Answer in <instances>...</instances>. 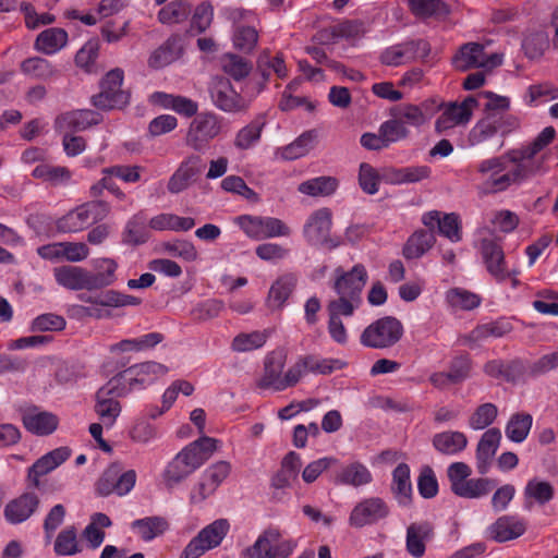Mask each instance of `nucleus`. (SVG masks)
Returning a JSON list of instances; mask_svg holds the SVG:
<instances>
[{
  "label": "nucleus",
  "mask_w": 558,
  "mask_h": 558,
  "mask_svg": "<svg viewBox=\"0 0 558 558\" xmlns=\"http://www.w3.org/2000/svg\"><path fill=\"white\" fill-rule=\"evenodd\" d=\"M338 181L332 177H316L308 179L298 186V191L304 195L317 197L329 196L336 192Z\"/></svg>",
  "instance_id": "nucleus-48"
},
{
  "label": "nucleus",
  "mask_w": 558,
  "mask_h": 558,
  "mask_svg": "<svg viewBox=\"0 0 558 558\" xmlns=\"http://www.w3.org/2000/svg\"><path fill=\"white\" fill-rule=\"evenodd\" d=\"M169 527L168 521L159 515L136 519L131 523V530L144 542H150L162 535Z\"/></svg>",
  "instance_id": "nucleus-42"
},
{
  "label": "nucleus",
  "mask_w": 558,
  "mask_h": 558,
  "mask_svg": "<svg viewBox=\"0 0 558 558\" xmlns=\"http://www.w3.org/2000/svg\"><path fill=\"white\" fill-rule=\"evenodd\" d=\"M512 149L499 156L482 159L475 169L480 180L478 191L483 195H493L506 192L513 185H521L533 175L526 165L512 156Z\"/></svg>",
  "instance_id": "nucleus-1"
},
{
  "label": "nucleus",
  "mask_w": 558,
  "mask_h": 558,
  "mask_svg": "<svg viewBox=\"0 0 558 558\" xmlns=\"http://www.w3.org/2000/svg\"><path fill=\"white\" fill-rule=\"evenodd\" d=\"M32 175L52 185H60L71 179V171L66 167L40 163L34 168Z\"/></svg>",
  "instance_id": "nucleus-60"
},
{
  "label": "nucleus",
  "mask_w": 558,
  "mask_h": 558,
  "mask_svg": "<svg viewBox=\"0 0 558 558\" xmlns=\"http://www.w3.org/2000/svg\"><path fill=\"white\" fill-rule=\"evenodd\" d=\"M430 46L424 39L407 40L386 48L380 54V62L388 66H399L429 54Z\"/></svg>",
  "instance_id": "nucleus-13"
},
{
  "label": "nucleus",
  "mask_w": 558,
  "mask_h": 558,
  "mask_svg": "<svg viewBox=\"0 0 558 558\" xmlns=\"http://www.w3.org/2000/svg\"><path fill=\"white\" fill-rule=\"evenodd\" d=\"M230 530V524L227 519H217L210 524L206 525L197 533L202 544L207 546L210 550L218 547Z\"/></svg>",
  "instance_id": "nucleus-49"
},
{
  "label": "nucleus",
  "mask_w": 558,
  "mask_h": 558,
  "mask_svg": "<svg viewBox=\"0 0 558 558\" xmlns=\"http://www.w3.org/2000/svg\"><path fill=\"white\" fill-rule=\"evenodd\" d=\"M432 445L441 454L457 456L466 448L468 437L459 430H446L435 434Z\"/></svg>",
  "instance_id": "nucleus-35"
},
{
  "label": "nucleus",
  "mask_w": 558,
  "mask_h": 558,
  "mask_svg": "<svg viewBox=\"0 0 558 558\" xmlns=\"http://www.w3.org/2000/svg\"><path fill=\"white\" fill-rule=\"evenodd\" d=\"M68 43V33L63 28L51 27L43 31L36 38L35 47L45 54H54Z\"/></svg>",
  "instance_id": "nucleus-44"
},
{
  "label": "nucleus",
  "mask_w": 558,
  "mask_h": 558,
  "mask_svg": "<svg viewBox=\"0 0 558 558\" xmlns=\"http://www.w3.org/2000/svg\"><path fill=\"white\" fill-rule=\"evenodd\" d=\"M501 441L499 428H488L480 438L476 447L475 459L478 474L485 475L489 472L493 459Z\"/></svg>",
  "instance_id": "nucleus-25"
},
{
  "label": "nucleus",
  "mask_w": 558,
  "mask_h": 558,
  "mask_svg": "<svg viewBox=\"0 0 558 558\" xmlns=\"http://www.w3.org/2000/svg\"><path fill=\"white\" fill-rule=\"evenodd\" d=\"M332 225V215L329 208L315 210L306 220L303 234L311 245H324L329 243V234Z\"/></svg>",
  "instance_id": "nucleus-22"
},
{
  "label": "nucleus",
  "mask_w": 558,
  "mask_h": 558,
  "mask_svg": "<svg viewBox=\"0 0 558 558\" xmlns=\"http://www.w3.org/2000/svg\"><path fill=\"white\" fill-rule=\"evenodd\" d=\"M411 12L417 17H441L449 13L442 0H409Z\"/></svg>",
  "instance_id": "nucleus-58"
},
{
  "label": "nucleus",
  "mask_w": 558,
  "mask_h": 558,
  "mask_svg": "<svg viewBox=\"0 0 558 558\" xmlns=\"http://www.w3.org/2000/svg\"><path fill=\"white\" fill-rule=\"evenodd\" d=\"M222 71L234 81H242L252 71V63L244 57L235 53H226L220 59Z\"/></svg>",
  "instance_id": "nucleus-51"
},
{
  "label": "nucleus",
  "mask_w": 558,
  "mask_h": 558,
  "mask_svg": "<svg viewBox=\"0 0 558 558\" xmlns=\"http://www.w3.org/2000/svg\"><path fill=\"white\" fill-rule=\"evenodd\" d=\"M269 333L267 330H255L252 332H240L236 335L231 344L230 349L236 353L250 352L253 350L260 349L266 343Z\"/></svg>",
  "instance_id": "nucleus-50"
},
{
  "label": "nucleus",
  "mask_w": 558,
  "mask_h": 558,
  "mask_svg": "<svg viewBox=\"0 0 558 558\" xmlns=\"http://www.w3.org/2000/svg\"><path fill=\"white\" fill-rule=\"evenodd\" d=\"M368 275L362 264L354 265L345 271L341 267L335 270L333 290L337 295L361 299L362 291L367 282Z\"/></svg>",
  "instance_id": "nucleus-16"
},
{
  "label": "nucleus",
  "mask_w": 558,
  "mask_h": 558,
  "mask_svg": "<svg viewBox=\"0 0 558 558\" xmlns=\"http://www.w3.org/2000/svg\"><path fill=\"white\" fill-rule=\"evenodd\" d=\"M83 302L92 306H80V311L89 317L97 319L109 317L110 313L102 307H125L141 304V299L134 295L124 294L116 290H107L96 295L81 294Z\"/></svg>",
  "instance_id": "nucleus-10"
},
{
  "label": "nucleus",
  "mask_w": 558,
  "mask_h": 558,
  "mask_svg": "<svg viewBox=\"0 0 558 558\" xmlns=\"http://www.w3.org/2000/svg\"><path fill=\"white\" fill-rule=\"evenodd\" d=\"M446 301L453 308L472 311L481 305L482 298L463 288H452L447 291Z\"/></svg>",
  "instance_id": "nucleus-56"
},
{
  "label": "nucleus",
  "mask_w": 558,
  "mask_h": 558,
  "mask_svg": "<svg viewBox=\"0 0 558 558\" xmlns=\"http://www.w3.org/2000/svg\"><path fill=\"white\" fill-rule=\"evenodd\" d=\"M478 105L477 97L473 95L465 97L461 102H444L441 114L435 121V132L442 135L458 125L468 124Z\"/></svg>",
  "instance_id": "nucleus-11"
},
{
  "label": "nucleus",
  "mask_w": 558,
  "mask_h": 558,
  "mask_svg": "<svg viewBox=\"0 0 558 558\" xmlns=\"http://www.w3.org/2000/svg\"><path fill=\"white\" fill-rule=\"evenodd\" d=\"M276 74L278 78H284L288 75V70L281 53L271 56L268 51L262 52L256 61V75L260 76L258 82L257 93H260L271 74Z\"/></svg>",
  "instance_id": "nucleus-31"
},
{
  "label": "nucleus",
  "mask_w": 558,
  "mask_h": 558,
  "mask_svg": "<svg viewBox=\"0 0 558 558\" xmlns=\"http://www.w3.org/2000/svg\"><path fill=\"white\" fill-rule=\"evenodd\" d=\"M71 457L68 447L56 448L37 459L27 470V481L31 486L39 488L40 477L49 474Z\"/></svg>",
  "instance_id": "nucleus-20"
},
{
  "label": "nucleus",
  "mask_w": 558,
  "mask_h": 558,
  "mask_svg": "<svg viewBox=\"0 0 558 558\" xmlns=\"http://www.w3.org/2000/svg\"><path fill=\"white\" fill-rule=\"evenodd\" d=\"M234 223L252 240L289 236L290 228L279 218L269 216L241 215Z\"/></svg>",
  "instance_id": "nucleus-8"
},
{
  "label": "nucleus",
  "mask_w": 558,
  "mask_h": 558,
  "mask_svg": "<svg viewBox=\"0 0 558 558\" xmlns=\"http://www.w3.org/2000/svg\"><path fill=\"white\" fill-rule=\"evenodd\" d=\"M296 546L294 539H283L277 527H269L242 555L244 558H289Z\"/></svg>",
  "instance_id": "nucleus-5"
},
{
  "label": "nucleus",
  "mask_w": 558,
  "mask_h": 558,
  "mask_svg": "<svg viewBox=\"0 0 558 558\" xmlns=\"http://www.w3.org/2000/svg\"><path fill=\"white\" fill-rule=\"evenodd\" d=\"M39 507V497L35 493H24L9 501L4 507V518L11 524H20L29 519Z\"/></svg>",
  "instance_id": "nucleus-27"
},
{
  "label": "nucleus",
  "mask_w": 558,
  "mask_h": 558,
  "mask_svg": "<svg viewBox=\"0 0 558 558\" xmlns=\"http://www.w3.org/2000/svg\"><path fill=\"white\" fill-rule=\"evenodd\" d=\"M521 126L520 119L511 113L489 112L471 128L468 134L470 146H478L494 140H498L497 149L505 145V138Z\"/></svg>",
  "instance_id": "nucleus-3"
},
{
  "label": "nucleus",
  "mask_w": 558,
  "mask_h": 558,
  "mask_svg": "<svg viewBox=\"0 0 558 558\" xmlns=\"http://www.w3.org/2000/svg\"><path fill=\"white\" fill-rule=\"evenodd\" d=\"M147 217L144 211L133 215L123 231V242L130 245H141L148 241Z\"/></svg>",
  "instance_id": "nucleus-45"
},
{
  "label": "nucleus",
  "mask_w": 558,
  "mask_h": 558,
  "mask_svg": "<svg viewBox=\"0 0 558 558\" xmlns=\"http://www.w3.org/2000/svg\"><path fill=\"white\" fill-rule=\"evenodd\" d=\"M136 388L137 386L132 381V375L126 368L110 378L100 389L110 390L111 396L123 398Z\"/></svg>",
  "instance_id": "nucleus-64"
},
{
  "label": "nucleus",
  "mask_w": 558,
  "mask_h": 558,
  "mask_svg": "<svg viewBox=\"0 0 558 558\" xmlns=\"http://www.w3.org/2000/svg\"><path fill=\"white\" fill-rule=\"evenodd\" d=\"M389 513V506L383 498L369 497L355 505L350 513L349 523L354 527H364L386 519Z\"/></svg>",
  "instance_id": "nucleus-14"
},
{
  "label": "nucleus",
  "mask_w": 558,
  "mask_h": 558,
  "mask_svg": "<svg viewBox=\"0 0 558 558\" xmlns=\"http://www.w3.org/2000/svg\"><path fill=\"white\" fill-rule=\"evenodd\" d=\"M129 368L132 375V381L137 388L143 389L154 384L158 378L167 374L168 368L163 364L155 361H147L140 364H134Z\"/></svg>",
  "instance_id": "nucleus-36"
},
{
  "label": "nucleus",
  "mask_w": 558,
  "mask_h": 558,
  "mask_svg": "<svg viewBox=\"0 0 558 558\" xmlns=\"http://www.w3.org/2000/svg\"><path fill=\"white\" fill-rule=\"evenodd\" d=\"M504 62V54L485 52V48L478 43H468L461 46L453 57V65L460 71L483 68L493 70L500 66Z\"/></svg>",
  "instance_id": "nucleus-12"
},
{
  "label": "nucleus",
  "mask_w": 558,
  "mask_h": 558,
  "mask_svg": "<svg viewBox=\"0 0 558 558\" xmlns=\"http://www.w3.org/2000/svg\"><path fill=\"white\" fill-rule=\"evenodd\" d=\"M117 268L118 264L111 258H99L94 260V270H88L92 290L102 289L114 283L117 280Z\"/></svg>",
  "instance_id": "nucleus-39"
},
{
  "label": "nucleus",
  "mask_w": 558,
  "mask_h": 558,
  "mask_svg": "<svg viewBox=\"0 0 558 558\" xmlns=\"http://www.w3.org/2000/svg\"><path fill=\"white\" fill-rule=\"evenodd\" d=\"M403 325L392 316H385L368 325L360 341L372 349H387L395 345L403 336Z\"/></svg>",
  "instance_id": "nucleus-7"
},
{
  "label": "nucleus",
  "mask_w": 558,
  "mask_h": 558,
  "mask_svg": "<svg viewBox=\"0 0 558 558\" xmlns=\"http://www.w3.org/2000/svg\"><path fill=\"white\" fill-rule=\"evenodd\" d=\"M61 119L73 131H84L92 125L100 123L102 117L94 110L82 109L64 113Z\"/></svg>",
  "instance_id": "nucleus-52"
},
{
  "label": "nucleus",
  "mask_w": 558,
  "mask_h": 558,
  "mask_svg": "<svg viewBox=\"0 0 558 558\" xmlns=\"http://www.w3.org/2000/svg\"><path fill=\"white\" fill-rule=\"evenodd\" d=\"M265 124L264 117L259 116L241 128L234 136V147L239 150H247L256 146L260 141Z\"/></svg>",
  "instance_id": "nucleus-43"
},
{
  "label": "nucleus",
  "mask_w": 558,
  "mask_h": 558,
  "mask_svg": "<svg viewBox=\"0 0 558 558\" xmlns=\"http://www.w3.org/2000/svg\"><path fill=\"white\" fill-rule=\"evenodd\" d=\"M53 277L57 283L69 290H92L88 270L78 267L64 265L53 269Z\"/></svg>",
  "instance_id": "nucleus-32"
},
{
  "label": "nucleus",
  "mask_w": 558,
  "mask_h": 558,
  "mask_svg": "<svg viewBox=\"0 0 558 558\" xmlns=\"http://www.w3.org/2000/svg\"><path fill=\"white\" fill-rule=\"evenodd\" d=\"M110 390L98 389L96 392L95 412L106 427H112L121 413L120 402L111 396Z\"/></svg>",
  "instance_id": "nucleus-37"
},
{
  "label": "nucleus",
  "mask_w": 558,
  "mask_h": 558,
  "mask_svg": "<svg viewBox=\"0 0 558 558\" xmlns=\"http://www.w3.org/2000/svg\"><path fill=\"white\" fill-rule=\"evenodd\" d=\"M390 117L399 119L404 125L421 128L425 124L424 116L416 105L399 104L390 109Z\"/></svg>",
  "instance_id": "nucleus-62"
},
{
  "label": "nucleus",
  "mask_w": 558,
  "mask_h": 558,
  "mask_svg": "<svg viewBox=\"0 0 558 558\" xmlns=\"http://www.w3.org/2000/svg\"><path fill=\"white\" fill-rule=\"evenodd\" d=\"M481 254L489 275L498 282H505L510 272L500 240L483 239Z\"/></svg>",
  "instance_id": "nucleus-18"
},
{
  "label": "nucleus",
  "mask_w": 558,
  "mask_h": 558,
  "mask_svg": "<svg viewBox=\"0 0 558 558\" xmlns=\"http://www.w3.org/2000/svg\"><path fill=\"white\" fill-rule=\"evenodd\" d=\"M223 122L225 118L213 111L196 114L186 131V146L199 154L206 153L210 143L222 133Z\"/></svg>",
  "instance_id": "nucleus-4"
},
{
  "label": "nucleus",
  "mask_w": 558,
  "mask_h": 558,
  "mask_svg": "<svg viewBox=\"0 0 558 558\" xmlns=\"http://www.w3.org/2000/svg\"><path fill=\"white\" fill-rule=\"evenodd\" d=\"M410 466L399 463L392 471L390 492L400 507H409L412 504L413 488L410 477Z\"/></svg>",
  "instance_id": "nucleus-29"
},
{
  "label": "nucleus",
  "mask_w": 558,
  "mask_h": 558,
  "mask_svg": "<svg viewBox=\"0 0 558 558\" xmlns=\"http://www.w3.org/2000/svg\"><path fill=\"white\" fill-rule=\"evenodd\" d=\"M150 101L156 106L173 110L178 114L186 118L198 114V104L185 96L155 92L150 96Z\"/></svg>",
  "instance_id": "nucleus-30"
},
{
  "label": "nucleus",
  "mask_w": 558,
  "mask_h": 558,
  "mask_svg": "<svg viewBox=\"0 0 558 558\" xmlns=\"http://www.w3.org/2000/svg\"><path fill=\"white\" fill-rule=\"evenodd\" d=\"M77 207L80 208L87 227L102 221L111 210L110 204L101 199L89 201Z\"/></svg>",
  "instance_id": "nucleus-63"
},
{
  "label": "nucleus",
  "mask_w": 558,
  "mask_h": 558,
  "mask_svg": "<svg viewBox=\"0 0 558 558\" xmlns=\"http://www.w3.org/2000/svg\"><path fill=\"white\" fill-rule=\"evenodd\" d=\"M295 284L296 278L291 274L279 277L270 287L269 300L277 306H282L291 295Z\"/></svg>",
  "instance_id": "nucleus-61"
},
{
  "label": "nucleus",
  "mask_w": 558,
  "mask_h": 558,
  "mask_svg": "<svg viewBox=\"0 0 558 558\" xmlns=\"http://www.w3.org/2000/svg\"><path fill=\"white\" fill-rule=\"evenodd\" d=\"M422 222L430 229H438V233L452 243L462 240L461 221L456 213L442 214L438 210H430L423 215Z\"/></svg>",
  "instance_id": "nucleus-23"
},
{
  "label": "nucleus",
  "mask_w": 558,
  "mask_h": 558,
  "mask_svg": "<svg viewBox=\"0 0 558 558\" xmlns=\"http://www.w3.org/2000/svg\"><path fill=\"white\" fill-rule=\"evenodd\" d=\"M301 357L305 365L306 374L329 375L345 366V363L339 359L319 357L315 354L302 355Z\"/></svg>",
  "instance_id": "nucleus-55"
},
{
  "label": "nucleus",
  "mask_w": 558,
  "mask_h": 558,
  "mask_svg": "<svg viewBox=\"0 0 558 558\" xmlns=\"http://www.w3.org/2000/svg\"><path fill=\"white\" fill-rule=\"evenodd\" d=\"M21 71L36 80H49L52 77L57 70L50 61L40 57H33L24 60L21 63Z\"/></svg>",
  "instance_id": "nucleus-59"
},
{
  "label": "nucleus",
  "mask_w": 558,
  "mask_h": 558,
  "mask_svg": "<svg viewBox=\"0 0 558 558\" xmlns=\"http://www.w3.org/2000/svg\"><path fill=\"white\" fill-rule=\"evenodd\" d=\"M286 364V355L282 352H271L267 354L264 362V373L257 383L262 389H272L283 391L282 371Z\"/></svg>",
  "instance_id": "nucleus-26"
},
{
  "label": "nucleus",
  "mask_w": 558,
  "mask_h": 558,
  "mask_svg": "<svg viewBox=\"0 0 558 558\" xmlns=\"http://www.w3.org/2000/svg\"><path fill=\"white\" fill-rule=\"evenodd\" d=\"M123 70L116 68L109 71L100 83V92L92 97L94 107L100 110L123 109L130 102V93L122 88Z\"/></svg>",
  "instance_id": "nucleus-6"
},
{
  "label": "nucleus",
  "mask_w": 558,
  "mask_h": 558,
  "mask_svg": "<svg viewBox=\"0 0 558 558\" xmlns=\"http://www.w3.org/2000/svg\"><path fill=\"white\" fill-rule=\"evenodd\" d=\"M53 550L57 556H74L82 551L75 526H68L57 535Z\"/></svg>",
  "instance_id": "nucleus-53"
},
{
  "label": "nucleus",
  "mask_w": 558,
  "mask_h": 558,
  "mask_svg": "<svg viewBox=\"0 0 558 558\" xmlns=\"http://www.w3.org/2000/svg\"><path fill=\"white\" fill-rule=\"evenodd\" d=\"M21 415L26 430L37 436L50 435L59 425L56 414L40 410L38 407L26 408L22 410Z\"/></svg>",
  "instance_id": "nucleus-24"
},
{
  "label": "nucleus",
  "mask_w": 558,
  "mask_h": 558,
  "mask_svg": "<svg viewBox=\"0 0 558 558\" xmlns=\"http://www.w3.org/2000/svg\"><path fill=\"white\" fill-rule=\"evenodd\" d=\"M512 324L506 318L476 326L463 337V344L473 348L476 343L487 338H501L512 330Z\"/></svg>",
  "instance_id": "nucleus-33"
},
{
  "label": "nucleus",
  "mask_w": 558,
  "mask_h": 558,
  "mask_svg": "<svg viewBox=\"0 0 558 558\" xmlns=\"http://www.w3.org/2000/svg\"><path fill=\"white\" fill-rule=\"evenodd\" d=\"M533 417L529 413H514L510 416L505 433L508 439L513 442H523L531 430Z\"/></svg>",
  "instance_id": "nucleus-47"
},
{
  "label": "nucleus",
  "mask_w": 558,
  "mask_h": 558,
  "mask_svg": "<svg viewBox=\"0 0 558 558\" xmlns=\"http://www.w3.org/2000/svg\"><path fill=\"white\" fill-rule=\"evenodd\" d=\"M489 530L495 541L504 543L523 535L526 524L517 515H502L490 525Z\"/></svg>",
  "instance_id": "nucleus-34"
},
{
  "label": "nucleus",
  "mask_w": 558,
  "mask_h": 558,
  "mask_svg": "<svg viewBox=\"0 0 558 558\" xmlns=\"http://www.w3.org/2000/svg\"><path fill=\"white\" fill-rule=\"evenodd\" d=\"M209 94L214 106L223 112L238 113L246 109L244 98L226 77L215 78Z\"/></svg>",
  "instance_id": "nucleus-15"
},
{
  "label": "nucleus",
  "mask_w": 558,
  "mask_h": 558,
  "mask_svg": "<svg viewBox=\"0 0 558 558\" xmlns=\"http://www.w3.org/2000/svg\"><path fill=\"white\" fill-rule=\"evenodd\" d=\"M205 163L199 155L192 154L184 158L168 181V191L179 194L186 190L204 169Z\"/></svg>",
  "instance_id": "nucleus-19"
},
{
  "label": "nucleus",
  "mask_w": 558,
  "mask_h": 558,
  "mask_svg": "<svg viewBox=\"0 0 558 558\" xmlns=\"http://www.w3.org/2000/svg\"><path fill=\"white\" fill-rule=\"evenodd\" d=\"M555 135V128L546 126L533 142L520 148H513L511 155L517 156L521 162L526 165L529 172L534 177L541 168V162L535 159V156L554 141Z\"/></svg>",
  "instance_id": "nucleus-21"
},
{
  "label": "nucleus",
  "mask_w": 558,
  "mask_h": 558,
  "mask_svg": "<svg viewBox=\"0 0 558 558\" xmlns=\"http://www.w3.org/2000/svg\"><path fill=\"white\" fill-rule=\"evenodd\" d=\"M137 474L134 470H124L121 462L111 463L96 483V493L101 497L117 495L123 497L135 486Z\"/></svg>",
  "instance_id": "nucleus-9"
},
{
  "label": "nucleus",
  "mask_w": 558,
  "mask_h": 558,
  "mask_svg": "<svg viewBox=\"0 0 558 558\" xmlns=\"http://www.w3.org/2000/svg\"><path fill=\"white\" fill-rule=\"evenodd\" d=\"M217 444V439L204 436L185 446L166 465L162 472L165 485L173 488L187 478L210 458Z\"/></svg>",
  "instance_id": "nucleus-2"
},
{
  "label": "nucleus",
  "mask_w": 558,
  "mask_h": 558,
  "mask_svg": "<svg viewBox=\"0 0 558 558\" xmlns=\"http://www.w3.org/2000/svg\"><path fill=\"white\" fill-rule=\"evenodd\" d=\"M191 14V5L184 0H174L161 8L158 12V21L161 24H179Z\"/></svg>",
  "instance_id": "nucleus-57"
},
{
  "label": "nucleus",
  "mask_w": 558,
  "mask_h": 558,
  "mask_svg": "<svg viewBox=\"0 0 558 558\" xmlns=\"http://www.w3.org/2000/svg\"><path fill=\"white\" fill-rule=\"evenodd\" d=\"M496 487V481L489 477H469L454 494L465 499H481Z\"/></svg>",
  "instance_id": "nucleus-46"
},
{
  "label": "nucleus",
  "mask_w": 558,
  "mask_h": 558,
  "mask_svg": "<svg viewBox=\"0 0 558 558\" xmlns=\"http://www.w3.org/2000/svg\"><path fill=\"white\" fill-rule=\"evenodd\" d=\"M373 482L372 472L366 465L359 461H354L343 465L337 473L335 483L340 485H348L360 487L368 485Z\"/></svg>",
  "instance_id": "nucleus-38"
},
{
  "label": "nucleus",
  "mask_w": 558,
  "mask_h": 558,
  "mask_svg": "<svg viewBox=\"0 0 558 558\" xmlns=\"http://www.w3.org/2000/svg\"><path fill=\"white\" fill-rule=\"evenodd\" d=\"M182 52L180 38L170 36L162 45L155 49L149 59L148 65L153 69H162L175 61Z\"/></svg>",
  "instance_id": "nucleus-40"
},
{
  "label": "nucleus",
  "mask_w": 558,
  "mask_h": 558,
  "mask_svg": "<svg viewBox=\"0 0 558 558\" xmlns=\"http://www.w3.org/2000/svg\"><path fill=\"white\" fill-rule=\"evenodd\" d=\"M435 235L430 229L415 231L403 246L402 254L407 259H416L422 257L435 244Z\"/></svg>",
  "instance_id": "nucleus-41"
},
{
  "label": "nucleus",
  "mask_w": 558,
  "mask_h": 558,
  "mask_svg": "<svg viewBox=\"0 0 558 558\" xmlns=\"http://www.w3.org/2000/svg\"><path fill=\"white\" fill-rule=\"evenodd\" d=\"M231 472V464L227 461H218L202 473L199 483L191 494L192 502H202L214 495Z\"/></svg>",
  "instance_id": "nucleus-17"
},
{
  "label": "nucleus",
  "mask_w": 558,
  "mask_h": 558,
  "mask_svg": "<svg viewBox=\"0 0 558 558\" xmlns=\"http://www.w3.org/2000/svg\"><path fill=\"white\" fill-rule=\"evenodd\" d=\"M434 536L430 523L413 522L407 527L405 549L414 558H421L426 551V543Z\"/></svg>",
  "instance_id": "nucleus-28"
},
{
  "label": "nucleus",
  "mask_w": 558,
  "mask_h": 558,
  "mask_svg": "<svg viewBox=\"0 0 558 558\" xmlns=\"http://www.w3.org/2000/svg\"><path fill=\"white\" fill-rule=\"evenodd\" d=\"M160 252L185 262H194L198 257L195 245L187 240L175 239L160 243Z\"/></svg>",
  "instance_id": "nucleus-54"
}]
</instances>
